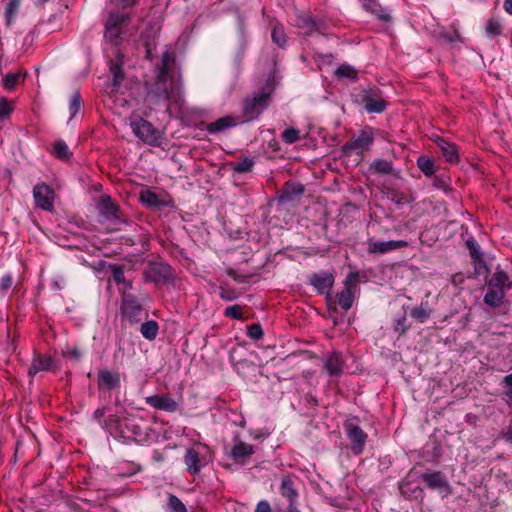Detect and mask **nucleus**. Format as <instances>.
<instances>
[{
	"instance_id": "f03ea898",
	"label": "nucleus",
	"mask_w": 512,
	"mask_h": 512,
	"mask_svg": "<svg viewBox=\"0 0 512 512\" xmlns=\"http://www.w3.org/2000/svg\"><path fill=\"white\" fill-rule=\"evenodd\" d=\"M272 94L273 89L266 86L246 96L243 100L242 122H249L257 119L260 114L269 107Z\"/></svg>"
},
{
	"instance_id": "2f4dec72",
	"label": "nucleus",
	"mask_w": 512,
	"mask_h": 512,
	"mask_svg": "<svg viewBox=\"0 0 512 512\" xmlns=\"http://www.w3.org/2000/svg\"><path fill=\"white\" fill-rule=\"evenodd\" d=\"M335 75L338 78H348L350 80L356 81L358 79L357 70L348 64H342L335 70Z\"/></svg>"
},
{
	"instance_id": "cd10ccee",
	"label": "nucleus",
	"mask_w": 512,
	"mask_h": 512,
	"mask_svg": "<svg viewBox=\"0 0 512 512\" xmlns=\"http://www.w3.org/2000/svg\"><path fill=\"white\" fill-rule=\"evenodd\" d=\"M159 332V325L155 320H149L142 323L140 333L147 340H154Z\"/></svg>"
},
{
	"instance_id": "774afa93",
	"label": "nucleus",
	"mask_w": 512,
	"mask_h": 512,
	"mask_svg": "<svg viewBox=\"0 0 512 512\" xmlns=\"http://www.w3.org/2000/svg\"><path fill=\"white\" fill-rule=\"evenodd\" d=\"M125 7H130L136 4V0H120Z\"/></svg>"
},
{
	"instance_id": "f257e3e1",
	"label": "nucleus",
	"mask_w": 512,
	"mask_h": 512,
	"mask_svg": "<svg viewBox=\"0 0 512 512\" xmlns=\"http://www.w3.org/2000/svg\"><path fill=\"white\" fill-rule=\"evenodd\" d=\"M173 61L174 56L170 51L166 50L162 53L157 81L146 96V102L151 108L156 109L162 105L167 107V101L179 102L181 99L182 83L169 74Z\"/></svg>"
},
{
	"instance_id": "9b49d317",
	"label": "nucleus",
	"mask_w": 512,
	"mask_h": 512,
	"mask_svg": "<svg viewBox=\"0 0 512 512\" xmlns=\"http://www.w3.org/2000/svg\"><path fill=\"white\" fill-rule=\"evenodd\" d=\"M255 453L252 444L242 441L238 436L233 438V444L229 452V456L234 462L244 465L247 460Z\"/></svg>"
},
{
	"instance_id": "bf43d9fd",
	"label": "nucleus",
	"mask_w": 512,
	"mask_h": 512,
	"mask_svg": "<svg viewBox=\"0 0 512 512\" xmlns=\"http://www.w3.org/2000/svg\"><path fill=\"white\" fill-rule=\"evenodd\" d=\"M131 423L130 424H126L127 427L131 426V430H132V433L133 435L135 436H141L142 435V432H141V429L140 427H138L136 424L133 423V420L130 421Z\"/></svg>"
},
{
	"instance_id": "052dcab7",
	"label": "nucleus",
	"mask_w": 512,
	"mask_h": 512,
	"mask_svg": "<svg viewBox=\"0 0 512 512\" xmlns=\"http://www.w3.org/2000/svg\"><path fill=\"white\" fill-rule=\"evenodd\" d=\"M281 201H291L292 200V193L288 190V187H286L280 196Z\"/></svg>"
},
{
	"instance_id": "6e6d98bb",
	"label": "nucleus",
	"mask_w": 512,
	"mask_h": 512,
	"mask_svg": "<svg viewBox=\"0 0 512 512\" xmlns=\"http://www.w3.org/2000/svg\"><path fill=\"white\" fill-rule=\"evenodd\" d=\"M255 512H272L271 506L266 500H261L256 505Z\"/></svg>"
},
{
	"instance_id": "7c9ffc66",
	"label": "nucleus",
	"mask_w": 512,
	"mask_h": 512,
	"mask_svg": "<svg viewBox=\"0 0 512 512\" xmlns=\"http://www.w3.org/2000/svg\"><path fill=\"white\" fill-rule=\"evenodd\" d=\"M83 100L78 90L74 91L69 102L70 120L73 119L81 110Z\"/></svg>"
},
{
	"instance_id": "3c124183",
	"label": "nucleus",
	"mask_w": 512,
	"mask_h": 512,
	"mask_svg": "<svg viewBox=\"0 0 512 512\" xmlns=\"http://www.w3.org/2000/svg\"><path fill=\"white\" fill-rule=\"evenodd\" d=\"M12 111V107L5 97L0 98V119L7 118Z\"/></svg>"
},
{
	"instance_id": "dca6fc26",
	"label": "nucleus",
	"mask_w": 512,
	"mask_h": 512,
	"mask_svg": "<svg viewBox=\"0 0 512 512\" xmlns=\"http://www.w3.org/2000/svg\"><path fill=\"white\" fill-rule=\"evenodd\" d=\"M121 384L120 374L108 369L98 372L97 386L100 391H110L119 388Z\"/></svg>"
},
{
	"instance_id": "0eeeda50",
	"label": "nucleus",
	"mask_w": 512,
	"mask_h": 512,
	"mask_svg": "<svg viewBox=\"0 0 512 512\" xmlns=\"http://www.w3.org/2000/svg\"><path fill=\"white\" fill-rule=\"evenodd\" d=\"M420 479L425 483L427 488L436 490L440 493L442 498H445L452 493L451 486L441 471L423 473L420 475Z\"/></svg>"
},
{
	"instance_id": "680f3d73",
	"label": "nucleus",
	"mask_w": 512,
	"mask_h": 512,
	"mask_svg": "<svg viewBox=\"0 0 512 512\" xmlns=\"http://www.w3.org/2000/svg\"><path fill=\"white\" fill-rule=\"evenodd\" d=\"M70 355H71V357H73L74 359H77V360H78V359H80V358H81L82 353H81V351H80L78 348L74 347V348L70 351Z\"/></svg>"
},
{
	"instance_id": "9d476101",
	"label": "nucleus",
	"mask_w": 512,
	"mask_h": 512,
	"mask_svg": "<svg viewBox=\"0 0 512 512\" xmlns=\"http://www.w3.org/2000/svg\"><path fill=\"white\" fill-rule=\"evenodd\" d=\"M409 243L405 240L378 241L369 239L367 242V253L371 255H382L394 250L405 248Z\"/></svg>"
},
{
	"instance_id": "864d4df0",
	"label": "nucleus",
	"mask_w": 512,
	"mask_h": 512,
	"mask_svg": "<svg viewBox=\"0 0 512 512\" xmlns=\"http://www.w3.org/2000/svg\"><path fill=\"white\" fill-rule=\"evenodd\" d=\"M113 279L116 283H124L125 282V276L122 268L119 266H115L113 269Z\"/></svg>"
},
{
	"instance_id": "58836bf2",
	"label": "nucleus",
	"mask_w": 512,
	"mask_h": 512,
	"mask_svg": "<svg viewBox=\"0 0 512 512\" xmlns=\"http://www.w3.org/2000/svg\"><path fill=\"white\" fill-rule=\"evenodd\" d=\"M271 37H272L273 42L277 46H279L281 48H284L286 46L287 40H286V35H285L284 28L282 25L277 24L273 27Z\"/></svg>"
},
{
	"instance_id": "de8ad7c7",
	"label": "nucleus",
	"mask_w": 512,
	"mask_h": 512,
	"mask_svg": "<svg viewBox=\"0 0 512 512\" xmlns=\"http://www.w3.org/2000/svg\"><path fill=\"white\" fill-rule=\"evenodd\" d=\"M247 335L255 341L261 339L263 336V329L261 325L258 323H254L248 326Z\"/></svg>"
},
{
	"instance_id": "f704fd0d",
	"label": "nucleus",
	"mask_w": 512,
	"mask_h": 512,
	"mask_svg": "<svg viewBox=\"0 0 512 512\" xmlns=\"http://www.w3.org/2000/svg\"><path fill=\"white\" fill-rule=\"evenodd\" d=\"M370 169L375 173L390 174L392 172V162L378 158L371 163Z\"/></svg>"
},
{
	"instance_id": "09e8293b",
	"label": "nucleus",
	"mask_w": 512,
	"mask_h": 512,
	"mask_svg": "<svg viewBox=\"0 0 512 512\" xmlns=\"http://www.w3.org/2000/svg\"><path fill=\"white\" fill-rule=\"evenodd\" d=\"M18 78H19V74L18 73H8L7 75L4 76V78L2 80L3 86L7 90L14 89L15 86L17 85Z\"/></svg>"
},
{
	"instance_id": "6e6552de",
	"label": "nucleus",
	"mask_w": 512,
	"mask_h": 512,
	"mask_svg": "<svg viewBox=\"0 0 512 512\" xmlns=\"http://www.w3.org/2000/svg\"><path fill=\"white\" fill-rule=\"evenodd\" d=\"M143 308L138 299L132 294H124L122 297L121 314L130 323H137L141 320Z\"/></svg>"
},
{
	"instance_id": "f3484780",
	"label": "nucleus",
	"mask_w": 512,
	"mask_h": 512,
	"mask_svg": "<svg viewBox=\"0 0 512 512\" xmlns=\"http://www.w3.org/2000/svg\"><path fill=\"white\" fill-rule=\"evenodd\" d=\"M54 365L53 358L48 354L34 353L31 366L28 370L29 377L33 378L39 372L52 370Z\"/></svg>"
},
{
	"instance_id": "bb28decb",
	"label": "nucleus",
	"mask_w": 512,
	"mask_h": 512,
	"mask_svg": "<svg viewBox=\"0 0 512 512\" xmlns=\"http://www.w3.org/2000/svg\"><path fill=\"white\" fill-rule=\"evenodd\" d=\"M432 309L429 307L428 301H422L420 305L413 308L410 316L419 323H424L431 315Z\"/></svg>"
},
{
	"instance_id": "0e129e2a",
	"label": "nucleus",
	"mask_w": 512,
	"mask_h": 512,
	"mask_svg": "<svg viewBox=\"0 0 512 512\" xmlns=\"http://www.w3.org/2000/svg\"><path fill=\"white\" fill-rule=\"evenodd\" d=\"M504 439L512 443V425L509 427V429L504 433Z\"/></svg>"
},
{
	"instance_id": "a19ab883",
	"label": "nucleus",
	"mask_w": 512,
	"mask_h": 512,
	"mask_svg": "<svg viewBox=\"0 0 512 512\" xmlns=\"http://www.w3.org/2000/svg\"><path fill=\"white\" fill-rule=\"evenodd\" d=\"M485 32L488 36H498L502 32V25L500 21L496 18H490L485 27Z\"/></svg>"
},
{
	"instance_id": "e2e57ef3",
	"label": "nucleus",
	"mask_w": 512,
	"mask_h": 512,
	"mask_svg": "<svg viewBox=\"0 0 512 512\" xmlns=\"http://www.w3.org/2000/svg\"><path fill=\"white\" fill-rule=\"evenodd\" d=\"M304 192V187L302 184H296L293 187V193L296 195H300Z\"/></svg>"
},
{
	"instance_id": "49530a36",
	"label": "nucleus",
	"mask_w": 512,
	"mask_h": 512,
	"mask_svg": "<svg viewBox=\"0 0 512 512\" xmlns=\"http://www.w3.org/2000/svg\"><path fill=\"white\" fill-rule=\"evenodd\" d=\"M224 315L235 320H240L242 319V308L240 305L228 306L224 310Z\"/></svg>"
},
{
	"instance_id": "603ef678",
	"label": "nucleus",
	"mask_w": 512,
	"mask_h": 512,
	"mask_svg": "<svg viewBox=\"0 0 512 512\" xmlns=\"http://www.w3.org/2000/svg\"><path fill=\"white\" fill-rule=\"evenodd\" d=\"M469 250H470V253H471V256L473 259H477L479 258L480 256V247L479 245L477 244V242L472 238V239H469L467 242H466Z\"/></svg>"
},
{
	"instance_id": "393cba45",
	"label": "nucleus",
	"mask_w": 512,
	"mask_h": 512,
	"mask_svg": "<svg viewBox=\"0 0 512 512\" xmlns=\"http://www.w3.org/2000/svg\"><path fill=\"white\" fill-rule=\"evenodd\" d=\"M504 297L505 293L501 289L487 286V292L484 295L483 301L488 306L497 308L503 304Z\"/></svg>"
},
{
	"instance_id": "72a5a7b5",
	"label": "nucleus",
	"mask_w": 512,
	"mask_h": 512,
	"mask_svg": "<svg viewBox=\"0 0 512 512\" xmlns=\"http://www.w3.org/2000/svg\"><path fill=\"white\" fill-rule=\"evenodd\" d=\"M53 154L56 158L61 159V160H69L72 156V153H71L68 145L63 140H58L55 143L54 149H53Z\"/></svg>"
},
{
	"instance_id": "4be33fe9",
	"label": "nucleus",
	"mask_w": 512,
	"mask_h": 512,
	"mask_svg": "<svg viewBox=\"0 0 512 512\" xmlns=\"http://www.w3.org/2000/svg\"><path fill=\"white\" fill-rule=\"evenodd\" d=\"M437 146L442 152V156L449 163H456L459 160L458 150L455 144L450 143L442 137H437L435 140Z\"/></svg>"
},
{
	"instance_id": "79ce46f5",
	"label": "nucleus",
	"mask_w": 512,
	"mask_h": 512,
	"mask_svg": "<svg viewBox=\"0 0 512 512\" xmlns=\"http://www.w3.org/2000/svg\"><path fill=\"white\" fill-rule=\"evenodd\" d=\"M129 19L127 14L111 13L105 23V26H112L119 28L124 22Z\"/></svg>"
},
{
	"instance_id": "5701e85b",
	"label": "nucleus",
	"mask_w": 512,
	"mask_h": 512,
	"mask_svg": "<svg viewBox=\"0 0 512 512\" xmlns=\"http://www.w3.org/2000/svg\"><path fill=\"white\" fill-rule=\"evenodd\" d=\"M325 369L330 376L342 374L344 369V359L341 353L333 352L325 360Z\"/></svg>"
},
{
	"instance_id": "473e14b6",
	"label": "nucleus",
	"mask_w": 512,
	"mask_h": 512,
	"mask_svg": "<svg viewBox=\"0 0 512 512\" xmlns=\"http://www.w3.org/2000/svg\"><path fill=\"white\" fill-rule=\"evenodd\" d=\"M386 106L387 102L383 99L367 98L364 108L368 113H381Z\"/></svg>"
},
{
	"instance_id": "c03bdc74",
	"label": "nucleus",
	"mask_w": 512,
	"mask_h": 512,
	"mask_svg": "<svg viewBox=\"0 0 512 512\" xmlns=\"http://www.w3.org/2000/svg\"><path fill=\"white\" fill-rule=\"evenodd\" d=\"M281 138L286 144H293L300 139V131L295 128L285 129L281 134Z\"/></svg>"
},
{
	"instance_id": "2eb2a0df",
	"label": "nucleus",
	"mask_w": 512,
	"mask_h": 512,
	"mask_svg": "<svg viewBox=\"0 0 512 512\" xmlns=\"http://www.w3.org/2000/svg\"><path fill=\"white\" fill-rule=\"evenodd\" d=\"M297 476L292 474L284 475L281 479L280 493L288 499V505H296L299 496L295 481Z\"/></svg>"
},
{
	"instance_id": "5fc2aeb1",
	"label": "nucleus",
	"mask_w": 512,
	"mask_h": 512,
	"mask_svg": "<svg viewBox=\"0 0 512 512\" xmlns=\"http://www.w3.org/2000/svg\"><path fill=\"white\" fill-rule=\"evenodd\" d=\"M12 283H13L12 277L10 275H4L0 279V289L3 292H6L12 286Z\"/></svg>"
},
{
	"instance_id": "f8f14e48",
	"label": "nucleus",
	"mask_w": 512,
	"mask_h": 512,
	"mask_svg": "<svg viewBox=\"0 0 512 512\" xmlns=\"http://www.w3.org/2000/svg\"><path fill=\"white\" fill-rule=\"evenodd\" d=\"M145 402L150 407L166 412H176L179 404L168 394H155L145 398Z\"/></svg>"
},
{
	"instance_id": "b1692460",
	"label": "nucleus",
	"mask_w": 512,
	"mask_h": 512,
	"mask_svg": "<svg viewBox=\"0 0 512 512\" xmlns=\"http://www.w3.org/2000/svg\"><path fill=\"white\" fill-rule=\"evenodd\" d=\"M487 286H491L497 289H501L504 293L512 288V282L509 280V276L506 272L500 270L496 271L489 281Z\"/></svg>"
},
{
	"instance_id": "c85d7f7f",
	"label": "nucleus",
	"mask_w": 512,
	"mask_h": 512,
	"mask_svg": "<svg viewBox=\"0 0 512 512\" xmlns=\"http://www.w3.org/2000/svg\"><path fill=\"white\" fill-rule=\"evenodd\" d=\"M417 166L425 176H432L435 172L434 161L428 156L422 155L417 159Z\"/></svg>"
},
{
	"instance_id": "4d7b16f0",
	"label": "nucleus",
	"mask_w": 512,
	"mask_h": 512,
	"mask_svg": "<svg viewBox=\"0 0 512 512\" xmlns=\"http://www.w3.org/2000/svg\"><path fill=\"white\" fill-rule=\"evenodd\" d=\"M219 296L221 297V299H223L225 301H232L236 298L235 295H233L231 292H228L224 288L220 289Z\"/></svg>"
},
{
	"instance_id": "c9c22d12",
	"label": "nucleus",
	"mask_w": 512,
	"mask_h": 512,
	"mask_svg": "<svg viewBox=\"0 0 512 512\" xmlns=\"http://www.w3.org/2000/svg\"><path fill=\"white\" fill-rule=\"evenodd\" d=\"M254 161L250 157H243L238 162L232 163V169L236 173H247L252 171Z\"/></svg>"
},
{
	"instance_id": "4c0bfd02",
	"label": "nucleus",
	"mask_w": 512,
	"mask_h": 512,
	"mask_svg": "<svg viewBox=\"0 0 512 512\" xmlns=\"http://www.w3.org/2000/svg\"><path fill=\"white\" fill-rule=\"evenodd\" d=\"M140 200L143 204L150 207H156L161 204L159 196L150 190L142 191L140 193Z\"/></svg>"
},
{
	"instance_id": "1a4fd4ad",
	"label": "nucleus",
	"mask_w": 512,
	"mask_h": 512,
	"mask_svg": "<svg viewBox=\"0 0 512 512\" xmlns=\"http://www.w3.org/2000/svg\"><path fill=\"white\" fill-rule=\"evenodd\" d=\"M54 190L45 183L36 184L33 188V197L38 208L51 211L54 208Z\"/></svg>"
},
{
	"instance_id": "8fccbe9b",
	"label": "nucleus",
	"mask_w": 512,
	"mask_h": 512,
	"mask_svg": "<svg viewBox=\"0 0 512 512\" xmlns=\"http://www.w3.org/2000/svg\"><path fill=\"white\" fill-rule=\"evenodd\" d=\"M120 420L117 415H109L106 419L102 421V427L108 430L117 429L119 426Z\"/></svg>"
},
{
	"instance_id": "412c9836",
	"label": "nucleus",
	"mask_w": 512,
	"mask_h": 512,
	"mask_svg": "<svg viewBox=\"0 0 512 512\" xmlns=\"http://www.w3.org/2000/svg\"><path fill=\"white\" fill-rule=\"evenodd\" d=\"M297 25L300 29L304 30V33L307 35H312L316 32L322 33L325 28V25L321 21H317L310 15L300 16L297 20Z\"/></svg>"
},
{
	"instance_id": "a878e982",
	"label": "nucleus",
	"mask_w": 512,
	"mask_h": 512,
	"mask_svg": "<svg viewBox=\"0 0 512 512\" xmlns=\"http://www.w3.org/2000/svg\"><path fill=\"white\" fill-rule=\"evenodd\" d=\"M236 125L237 123L231 116H225L209 123L206 127V130L211 134H216Z\"/></svg>"
},
{
	"instance_id": "37998d69",
	"label": "nucleus",
	"mask_w": 512,
	"mask_h": 512,
	"mask_svg": "<svg viewBox=\"0 0 512 512\" xmlns=\"http://www.w3.org/2000/svg\"><path fill=\"white\" fill-rule=\"evenodd\" d=\"M168 508L169 512H187L186 506L183 502L175 495H169L168 497Z\"/></svg>"
},
{
	"instance_id": "69168bd1",
	"label": "nucleus",
	"mask_w": 512,
	"mask_h": 512,
	"mask_svg": "<svg viewBox=\"0 0 512 512\" xmlns=\"http://www.w3.org/2000/svg\"><path fill=\"white\" fill-rule=\"evenodd\" d=\"M504 9L507 13L512 15V0L504 1Z\"/></svg>"
},
{
	"instance_id": "6ab92c4d",
	"label": "nucleus",
	"mask_w": 512,
	"mask_h": 512,
	"mask_svg": "<svg viewBox=\"0 0 512 512\" xmlns=\"http://www.w3.org/2000/svg\"><path fill=\"white\" fill-rule=\"evenodd\" d=\"M361 7L380 21H390L391 16L387 8L383 7L377 0H360Z\"/></svg>"
},
{
	"instance_id": "ea45409f",
	"label": "nucleus",
	"mask_w": 512,
	"mask_h": 512,
	"mask_svg": "<svg viewBox=\"0 0 512 512\" xmlns=\"http://www.w3.org/2000/svg\"><path fill=\"white\" fill-rule=\"evenodd\" d=\"M20 1L19 0H9L5 7V18L8 25H10L15 15L18 11Z\"/></svg>"
},
{
	"instance_id": "7ed1b4c3",
	"label": "nucleus",
	"mask_w": 512,
	"mask_h": 512,
	"mask_svg": "<svg viewBox=\"0 0 512 512\" xmlns=\"http://www.w3.org/2000/svg\"><path fill=\"white\" fill-rule=\"evenodd\" d=\"M130 126L134 135L141 141L151 146H160L162 140L161 133L150 122L143 118H138L131 121Z\"/></svg>"
},
{
	"instance_id": "20e7f679",
	"label": "nucleus",
	"mask_w": 512,
	"mask_h": 512,
	"mask_svg": "<svg viewBox=\"0 0 512 512\" xmlns=\"http://www.w3.org/2000/svg\"><path fill=\"white\" fill-rule=\"evenodd\" d=\"M344 429L347 437L351 442V450L353 451V453L355 455L362 454L364 451L368 435L353 419L345 421Z\"/></svg>"
},
{
	"instance_id": "ddd939ff",
	"label": "nucleus",
	"mask_w": 512,
	"mask_h": 512,
	"mask_svg": "<svg viewBox=\"0 0 512 512\" xmlns=\"http://www.w3.org/2000/svg\"><path fill=\"white\" fill-rule=\"evenodd\" d=\"M146 280L154 283L165 282L173 277L172 268L166 263H155L144 272Z\"/></svg>"
},
{
	"instance_id": "423d86ee",
	"label": "nucleus",
	"mask_w": 512,
	"mask_h": 512,
	"mask_svg": "<svg viewBox=\"0 0 512 512\" xmlns=\"http://www.w3.org/2000/svg\"><path fill=\"white\" fill-rule=\"evenodd\" d=\"M358 277V272H350L344 281V288L337 293V302L345 311L353 306Z\"/></svg>"
},
{
	"instance_id": "e433bc0d",
	"label": "nucleus",
	"mask_w": 512,
	"mask_h": 512,
	"mask_svg": "<svg viewBox=\"0 0 512 512\" xmlns=\"http://www.w3.org/2000/svg\"><path fill=\"white\" fill-rule=\"evenodd\" d=\"M501 384L504 387L503 399L507 406L512 407V372L503 377Z\"/></svg>"
},
{
	"instance_id": "a18cd8bd",
	"label": "nucleus",
	"mask_w": 512,
	"mask_h": 512,
	"mask_svg": "<svg viewBox=\"0 0 512 512\" xmlns=\"http://www.w3.org/2000/svg\"><path fill=\"white\" fill-rule=\"evenodd\" d=\"M120 28L105 26V38L111 43L117 45L120 42Z\"/></svg>"
},
{
	"instance_id": "13d9d810",
	"label": "nucleus",
	"mask_w": 512,
	"mask_h": 512,
	"mask_svg": "<svg viewBox=\"0 0 512 512\" xmlns=\"http://www.w3.org/2000/svg\"><path fill=\"white\" fill-rule=\"evenodd\" d=\"M105 413H106L105 407H100L94 411L93 418L96 420L102 419L105 416Z\"/></svg>"
},
{
	"instance_id": "338daca9",
	"label": "nucleus",
	"mask_w": 512,
	"mask_h": 512,
	"mask_svg": "<svg viewBox=\"0 0 512 512\" xmlns=\"http://www.w3.org/2000/svg\"><path fill=\"white\" fill-rule=\"evenodd\" d=\"M277 512H301L297 505H288L287 510H279Z\"/></svg>"
},
{
	"instance_id": "4468645a",
	"label": "nucleus",
	"mask_w": 512,
	"mask_h": 512,
	"mask_svg": "<svg viewBox=\"0 0 512 512\" xmlns=\"http://www.w3.org/2000/svg\"><path fill=\"white\" fill-rule=\"evenodd\" d=\"M309 284L313 286L319 294H328L333 287L334 276L330 272L320 271L309 277Z\"/></svg>"
},
{
	"instance_id": "a211bd4d",
	"label": "nucleus",
	"mask_w": 512,
	"mask_h": 512,
	"mask_svg": "<svg viewBox=\"0 0 512 512\" xmlns=\"http://www.w3.org/2000/svg\"><path fill=\"white\" fill-rule=\"evenodd\" d=\"M184 463L191 475H198L203 467L200 451L196 447L187 449L184 455Z\"/></svg>"
},
{
	"instance_id": "c756f323",
	"label": "nucleus",
	"mask_w": 512,
	"mask_h": 512,
	"mask_svg": "<svg viewBox=\"0 0 512 512\" xmlns=\"http://www.w3.org/2000/svg\"><path fill=\"white\" fill-rule=\"evenodd\" d=\"M109 71L112 74V84L114 87H119L124 79V72L122 63L120 61L111 62Z\"/></svg>"
},
{
	"instance_id": "aec40b11",
	"label": "nucleus",
	"mask_w": 512,
	"mask_h": 512,
	"mask_svg": "<svg viewBox=\"0 0 512 512\" xmlns=\"http://www.w3.org/2000/svg\"><path fill=\"white\" fill-rule=\"evenodd\" d=\"M97 208L105 220L119 219V207L115 204L111 197H102L97 205Z\"/></svg>"
},
{
	"instance_id": "39448f33",
	"label": "nucleus",
	"mask_w": 512,
	"mask_h": 512,
	"mask_svg": "<svg viewBox=\"0 0 512 512\" xmlns=\"http://www.w3.org/2000/svg\"><path fill=\"white\" fill-rule=\"evenodd\" d=\"M374 142V133L372 128L366 127L362 129L357 137L352 138L343 145V151L356 152L362 154L364 151H368Z\"/></svg>"
}]
</instances>
